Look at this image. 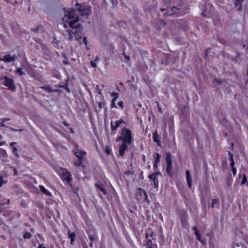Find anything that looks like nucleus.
Returning a JSON list of instances; mask_svg holds the SVG:
<instances>
[{
	"label": "nucleus",
	"instance_id": "obj_1",
	"mask_svg": "<svg viewBox=\"0 0 248 248\" xmlns=\"http://www.w3.org/2000/svg\"><path fill=\"white\" fill-rule=\"evenodd\" d=\"M91 12V7L85 5H80L78 10L70 9L64 12V16L62 18L64 28L70 27L72 29L77 30L75 32L67 30L70 40H78L81 39V36L78 33L81 30V25L78 23L80 19L79 14L81 16H87L90 14Z\"/></svg>",
	"mask_w": 248,
	"mask_h": 248
},
{
	"label": "nucleus",
	"instance_id": "obj_2",
	"mask_svg": "<svg viewBox=\"0 0 248 248\" xmlns=\"http://www.w3.org/2000/svg\"><path fill=\"white\" fill-rule=\"evenodd\" d=\"M132 134L130 130L124 127L121 133V136L117 139V140L119 141L122 140L123 141L127 142L128 144H130L132 141Z\"/></svg>",
	"mask_w": 248,
	"mask_h": 248
},
{
	"label": "nucleus",
	"instance_id": "obj_3",
	"mask_svg": "<svg viewBox=\"0 0 248 248\" xmlns=\"http://www.w3.org/2000/svg\"><path fill=\"white\" fill-rule=\"evenodd\" d=\"M58 173L62 180H65L68 182L71 181L72 178L71 173L66 169L61 168L58 171Z\"/></svg>",
	"mask_w": 248,
	"mask_h": 248
},
{
	"label": "nucleus",
	"instance_id": "obj_4",
	"mask_svg": "<svg viewBox=\"0 0 248 248\" xmlns=\"http://www.w3.org/2000/svg\"><path fill=\"white\" fill-rule=\"evenodd\" d=\"M136 198L140 202H143L147 200L148 196L145 190L142 188H139L136 192Z\"/></svg>",
	"mask_w": 248,
	"mask_h": 248
},
{
	"label": "nucleus",
	"instance_id": "obj_5",
	"mask_svg": "<svg viewBox=\"0 0 248 248\" xmlns=\"http://www.w3.org/2000/svg\"><path fill=\"white\" fill-rule=\"evenodd\" d=\"M78 146H77L78 147ZM74 153L76 157L79 159L84 160L86 158V153L78 148H76L74 150Z\"/></svg>",
	"mask_w": 248,
	"mask_h": 248
},
{
	"label": "nucleus",
	"instance_id": "obj_6",
	"mask_svg": "<svg viewBox=\"0 0 248 248\" xmlns=\"http://www.w3.org/2000/svg\"><path fill=\"white\" fill-rule=\"evenodd\" d=\"M3 79V83L5 86L8 87L11 90L15 89V88L13 79L8 78L6 77H5Z\"/></svg>",
	"mask_w": 248,
	"mask_h": 248
},
{
	"label": "nucleus",
	"instance_id": "obj_7",
	"mask_svg": "<svg viewBox=\"0 0 248 248\" xmlns=\"http://www.w3.org/2000/svg\"><path fill=\"white\" fill-rule=\"evenodd\" d=\"M16 59L17 56L16 55L7 54L4 56L2 58H0V60L5 62H14Z\"/></svg>",
	"mask_w": 248,
	"mask_h": 248
},
{
	"label": "nucleus",
	"instance_id": "obj_8",
	"mask_svg": "<svg viewBox=\"0 0 248 248\" xmlns=\"http://www.w3.org/2000/svg\"><path fill=\"white\" fill-rule=\"evenodd\" d=\"M125 123V122L123 120V119H120L119 120L116 121L115 122H111V128L112 131H115L117 129L118 127H119L122 124Z\"/></svg>",
	"mask_w": 248,
	"mask_h": 248
},
{
	"label": "nucleus",
	"instance_id": "obj_9",
	"mask_svg": "<svg viewBox=\"0 0 248 248\" xmlns=\"http://www.w3.org/2000/svg\"><path fill=\"white\" fill-rule=\"evenodd\" d=\"M128 143L126 142L123 141L122 144L119 147V154L121 156H123L124 153L125 151L127 148Z\"/></svg>",
	"mask_w": 248,
	"mask_h": 248
},
{
	"label": "nucleus",
	"instance_id": "obj_10",
	"mask_svg": "<svg viewBox=\"0 0 248 248\" xmlns=\"http://www.w3.org/2000/svg\"><path fill=\"white\" fill-rule=\"evenodd\" d=\"M111 96L112 97L111 107V108H115L116 107L115 101L119 97V93H113L111 94Z\"/></svg>",
	"mask_w": 248,
	"mask_h": 248
},
{
	"label": "nucleus",
	"instance_id": "obj_11",
	"mask_svg": "<svg viewBox=\"0 0 248 248\" xmlns=\"http://www.w3.org/2000/svg\"><path fill=\"white\" fill-rule=\"evenodd\" d=\"M186 180L188 186L189 188L191 187L192 186V179L191 178L190 171L189 170H187L186 172Z\"/></svg>",
	"mask_w": 248,
	"mask_h": 248
},
{
	"label": "nucleus",
	"instance_id": "obj_12",
	"mask_svg": "<svg viewBox=\"0 0 248 248\" xmlns=\"http://www.w3.org/2000/svg\"><path fill=\"white\" fill-rule=\"evenodd\" d=\"M153 139L154 141L157 143L158 146H160L159 137L156 131L153 133Z\"/></svg>",
	"mask_w": 248,
	"mask_h": 248
},
{
	"label": "nucleus",
	"instance_id": "obj_13",
	"mask_svg": "<svg viewBox=\"0 0 248 248\" xmlns=\"http://www.w3.org/2000/svg\"><path fill=\"white\" fill-rule=\"evenodd\" d=\"M68 237L69 238H70V239H71L70 244L71 245H72L73 242L75 240V234L74 232H71L70 231L68 232Z\"/></svg>",
	"mask_w": 248,
	"mask_h": 248
},
{
	"label": "nucleus",
	"instance_id": "obj_14",
	"mask_svg": "<svg viewBox=\"0 0 248 248\" xmlns=\"http://www.w3.org/2000/svg\"><path fill=\"white\" fill-rule=\"evenodd\" d=\"M211 206L212 208H214L216 207H219L218 201L217 199H213L212 201Z\"/></svg>",
	"mask_w": 248,
	"mask_h": 248
},
{
	"label": "nucleus",
	"instance_id": "obj_15",
	"mask_svg": "<svg viewBox=\"0 0 248 248\" xmlns=\"http://www.w3.org/2000/svg\"><path fill=\"white\" fill-rule=\"evenodd\" d=\"M83 161H84V160H83L78 159V160L77 161H75L74 162L73 164L76 166L82 167Z\"/></svg>",
	"mask_w": 248,
	"mask_h": 248
},
{
	"label": "nucleus",
	"instance_id": "obj_16",
	"mask_svg": "<svg viewBox=\"0 0 248 248\" xmlns=\"http://www.w3.org/2000/svg\"><path fill=\"white\" fill-rule=\"evenodd\" d=\"M39 187L43 192L45 193L48 196H50L51 195V193L50 192L48 191L47 189H46L43 186H39Z\"/></svg>",
	"mask_w": 248,
	"mask_h": 248
},
{
	"label": "nucleus",
	"instance_id": "obj_17",
	"mask_svg": "<svg viewBox=\"0 0 248 248\" xmlns=\"http://www.w3.org/2000/svg\"><path fill=\"white\" fill-rule=\"evenodd\" d=\"M166 160L167 164H172L171 155L170 153L167 154Z\"/></svg>",
	"mask_w": 248,
	"mask_h": 248
},
{
	"label": "nucleus",
	"instance_id": "obj_18",
	"mask_svg": "<svg viewBox=\"0 0 248 248\" xmlns=\"http://www.w3.org/2000/svg\"><path fill=\"white\" fill-rule=\"evenodd\" d=\"M171 167L172 164H167L166 171L169 175H170L171 173Z\"/></svg>",
	"mask_w": 248,
	"mask_h": 248
},
{
	"label": "nucleus",
	"instance_id": "obj_19",
	"mask_svg": "<svg viewBox=\"0 0 248 248\" xmlns=\"http://www.w3.org/2000/svg\"><path fill=\"white\" fill-rule=\"evenodd\" d=\"M235 4L236 6H239V7H238V10H241V9H242V0H236V2H235Z\"/></svg>",
	"mask_w": 248,
	"mask_h": 248
},
{
	"label": "nucleus",
	"instance_id": "obj_20",
	"mask_svg": "<svg viewBox=\"0 0 248 248\" xmlns=\"http://www.w3.org/2000/svg\"><path fill=\"white\" fill-rule=\"evenodd\" d=\"M16 73L18 74L19 76H22L25 75L24 72L23 71L22 68H18L16 71Z\"/></svg>",
	"mask_w": 248,
	"mask_h": 248
},
{
	"label": "nucleus",
	"instance_id": "obj_21",
	"mask_svg": "<svg viewBox=\"0 0 248 248\" xmlns=\"http://www.w3.org/2000/svg\"><path fill=\"white\" fill-rule=\"evenodd\" d=\"M41 88H42V89H43L44 90L47 91L48 92H52V90L51 88L49 86H48V85L41 87Z\"/></svg>",
	"mask_w": 248,
	"mask_h": 248
},
{
	"label": "nucleus",
	"instance_id": "obj_22",
	"mask_svg": "<svg viewBox=\"0 0 248 248\" xmlns=\"http://www.w3.org/2000/svg\"><path fill=\"white\" fill-rule=\"evenodd\" d=\"M160 155L158 153L155 154V157L154 160V162L155 163H159L160 161Z\"/></svg>",
	"mask_w": 248,
	"mask_h": 248
},
{
	"label": "nucleus",
	"instance_id": "obj_23",
	"mask_svg": "<svg viewBox=\"0 0 248 248\" xmlns=\"http://www.w3.org/2000/svg\"><path fill=\"white\" fill-rule=\"evenodd\" d=\"M159 172H156L155 174H152L149 176V178L153 181L154 179H156V175L160 174Z\"/></svg>",
	"mask_w": 248,
	"mask_h": 248
},
{
	"label": "nucleus",
	"instance_id": "obj_24",
	"mask_svg": "<svg viewBox=\"0 0 248 248\" xmlns=\"http://www.w3.org/2000/svg\"><path fill=\"white\" fill-rule=\"evenodd\" d=\"M13 152L16 157H18L19 156V155L17 153V149L16 147H13Z\"/></svg>",
	"mask_w": 248,
	"mask_h": 248
},
{
	"label": "nucleus",
	"instance_id": "obj_25",
	"mask_svg": "<svg viewBox=\"0 0 248 248\" xmlns=\"http://www.w3.org/2000/svg\"><path fill=\"white\" fill-rule=\"evenodd\" d=\"M105 152L107 154L110 155L111 153V150L109 147L107 146L105 149Z\"/></svg>",
	"mask_w": 248,
	"mask_h": 248
},
{
	"label": "nucleus",
	"instance_id": "obj_26",
	"mask_svg": "<svg viewBox=\"0 0 248 248\" xmlns=\"http://www.w3.org/2000/svg\"><path fill=\"white\" fill-rule=\"evenodd\" d=\"M247 178L246 175L244 174L243 176L242 181L241 182L242 185H244L247 182Z\"/></svg>",
	"mask_w": 248,
	"mask_h": 248
},
{
	"label": "nucleus",
	"instance_id": "obj_27",
	"mask_svg": "<svg viewBox=\"0 0 248 248\" xmlns=\"http://www.w3.org/2000/svg\"><path fill=\"white\" fill-rule=\"evenodd\" d=\"M31 235L30 232H27L24 233V238H31Z\"/></svg>",
	"mask_w": 248,
	"mask_h": 248
},
{
	"label": "nucleus",
	"instance_id": "obj_28",
	"mask_svg": "<svg viewBox=\"0 0 248 248\" xmlns=\"http://www.w3.org/2000/svg\"><path fill=\"white\" fill-rule=\"evenodd\" d=\"M229 155L231 156V167H234V161L233 159L232 156L231 155V154L229 153Z\"/></svg>",
	"mask_w": 248,
	"mask_h": 248
},
{
	"label": "nucleus",
	"instance_id": "obj_29",
	"mask_svg": "<svg viewBox=\"0 0 248 248\" xmlns=\"http://www.w3.org/2000/svg\"><path fill=\"white\" fill-rule=\"evenodd\" d=\"M0 154L4 156L6 155V152L2 149H0Z\"/></svg>",
	"mask_w": 248,
	"mask_h": 248
},
{
	"label": "nucleus",
	"instance_id": "obj_30",
	"mask_svg": "<svg viewBox=\"0 0 248 248\" xmlns=\"http://www.w3.org/2000/svg\"><path fill=\"white\" fill-rule=\"evenodd\" d=\"M153 181L154 182V186L155 187H157L158 184V182L157 179L156 178V179H154Z\"/></svg>",
	"mask_w": 248,
	"mask_h": 248
},
{
	"label": "nucleus",
	"instance_id": "obj_31",
	"mask_svg": "<svg viewBox=\"0 0 248 248\" xmlns=\"http://www.w3.org/2000/svg\"><path fill=\"white\" fill-rule=\"evenodd\" d=\"M152 241L151 240H149L146 244V247H151Z\"/></svg>",
	"mask_w": 248,
	"mask_h": 248
},
{
	"label": "nucleus",
	"instance_id": "obj_32",
	"mask_svg": "<svg viewBox=\"0 0 248 248\" xmlns=\"http://www.w3.org/2000/svg\"><path fill=\"white\" fill-rule=\"evenodd\" d=\"M232 170L233 175H235L236 173V169L235 168V167H232Z\"/></svg>",
	"mask_w": 248,
	"mask_h": 248
},
{
	"label": "nucleus",
	"instance_id": "obj_33",
	"mask_svg": "<svg viewBox=\"0 0 248 248\" xmlns=\"http://www.w3.org/2000/svg\"><path fill=\"white\" fill-rule=\"evenodd\" d=\"M118 105L121 108H123V102L122 101L119 102Z\"/></svg>",
	"mask_w": 248,
	"mask_h": 248
},
{
	"label": "nucleus",
	"instance_id": "obj_34",
	"mask_svg": "<svg viewBox=\"0 0 248 248\" xmlns=\"http://www.w3.org/2000/svg\"><path fill=\"white\" fill-rule=\"evenodd\" d=\"M91 66L94 68H95L97 66L96 64L94 62H91Z\"/></svg>",
	"mask_w": 248,
	"mask_h": 248
},
{
	"label": "nucleus",
	"instance_id": "obj_35",
	"mask_svg": "<svg viewBox=\"0 0 248 248\" xmlns=\"http://www.w3.org/2000/svg\"><path fill=\"white\" fill-rule=\"evenodd\" d=\"M3 180L2 179V177L0 176V187L1 186L4 184Z\"/></svg>",
	"mask_w": 248,
	"mask_h": 248
},
{
	"label": "nucleus",
	"instance_id": "obj_36",
	"mask_svg": "<svg viewBox=\"0 0 248 248\" xmlns=\"http://www.w3.org/2000/svg\"><path fill=\"white\" fill-rule=\"evenodd\" d=\"M197 239L200 242H202L201 240V234H199L198 235L196 236Z\"/></svg>",
	"mask_w": 248,
	"mask_h": 248
},
{
	"label": "nucleus",
	"instance_id": "obj_37",
	"mask_svg": "<svg viewBox=\"0 0 248 248\" xmlns=\"http://www.w3.org/2000/svg\"><path fill=\"white\" fill-rule=\"evenodd\" d=\"M37 248H46V247L43 244H40Z\"/></svg>",
	"mask_w": 248,
	"mask_h": 248
},
{
	"label": "nucleus",
	"instance_id": "obj_38",
	"mask_svg": "<svg viewBox=\"0 0 248 248\" xmlns=\"http://www.w3.org/2000/svg\"><path fill=\"white\" fill-rule=\"evenodd\" d=\"M5 119H3V120H2V121L1 122V123L0 124V125L1 126H5V125H4V123L5 122Z\"/></svg>",
	"mask_w": 248,
	"mask_h": 248
},
{
	"label": "nucleus",
	"instance_id": "obj_39",
	"mask_svg": "<svg viewBox=\"0 0 248 248\" xmlns=\"http://www.w3.org/2000/svg\"><path fill=\"white\" fill-rule=\"evenodd\" d=\"M16 142H11V143H10V146L13 147H14V146H15V145H16Z\"/></svg>",
	"mask_w": 248,
	"mask_h": 248
},
{
	"label": "nucleus",
	"instance_id": "obj_40",
	"mask_svg": "<svg viewBox=\"0 0 248 248\" xmlns=\"http://www.w3.org/2000/svg\"><path fill=\"white\" fill-rule=\"evenodd\" d=\"M192 229L193 230V231H194V232H198V229H197V227L196 226H194L193 228H192Z\"/></svg>",
	"mask_w": 248,
	"mask_h": 248
},
{
	"label": "nucleus",
	"instance_id": "obj_41",
	"mask_svg": "<svg viewBox=\"0 0 248 248\" xmlns=\"http://www.w3.org/2000/svg\"><path fill=\"white\" fill-rule=\"evenodd\" d=\"M158 163H155V162H154V167L155 168H156L157 166Z\"/></svg>",
	"mask_w": 248,
	"mask_h": 248
},
{
	"label": "nucleus",
	"instance_id": "obj_42",
	"mask_svg": "<svg viewBox=\"0 0 248 248\" xmlns=\"http://www.w3.org/2000/svg\"><path fill=\"white\" fill-rule=\"evenodd\" d=\"M5 141H2L0 142V146L3 145L4 144H5Z\"/></svg>",
	"mask_w": 248,
	"mask_h": 248
},
{
	"label": "nucleus",
	"instance_id": "obj_43",
	"mask_svg": "<svg viewBox=\"0 0 248 248\" xmlns=\"http://www.w3.org/2000/svg\"><path fill=\"white\" fill-rule=\"evenodd\" d=\"M83 42L84 43L87 45V41H86V37H84L83 38Z\"/></svg>",
	"mask_w": 248,
	"mask_h": 248
},
{
	"label": "nucleus",
	"instance_id": "obj_44",
	"mask_svg": "<svg viewBox=\"0 0 248 248\" xmlns=\"http://www.w3.org/2000/svg\"><path fill=\"white\" fill-rule=\"evenodd\" d=\"M124 58L126 60H129V57L127 56H126V55H124Z\"/></svg>",
	"mask_w": 248,
	"mask_h": 248
},
{
	"label": "nucleus",
	"instance_id": "obj_45",
	"mask_svg": "<svg viewBox=\"0 0 248 248\" xmlns=\"http://www.w3.org/2000/svg\"><path fill=\"white\" fill-rule=\"evenodd\" d=\"M195 233V235H196V236H197V235H198L199 234H200V233H199V232H198H198H195V233Z\"/></svg>",
	"mask_w": 248,
	"mask_h": 248
},
{
	"label": "nucleus",
	"instance_id": "obj_46",
	"mask_svg": "<svg viewBox=\"0 0 248 248\" xmlns=\"http://www.w3.org/2000/svg\"><path fill=\"white\" fill-rule=\"evenodd\" d=\"M174 9H176V7H173V8H172V10H173V11H174Z\"/></svg>",
	"mask_w": 248,
	"mask_h": 248
},
{
	"label": "nucleus",
	"instance_id": "obj_47",
	"mask_svg": "<svg viewBox=\"0 0 248 248\" xmlns=\"http://www.w3.org/2000/svg\"><path fill=\"white\" fill-rule=\"evenodd\" d=\"M2 138V136L0 134V140H1Z\"/></svg>",
	"mask_w": 248,
	"mask_h": 248
},
{
	"label": "nucleus",
	"instance_id": "obj_48",
	"mask_svg": "<svg viewBox=\"0 0 248 248\" xmlns=\"http://www.w3.org/2000/svg\"><path fill=\"white\" fill-rule=\"evenodd\" d=\"M5 119V122L6 121H8V120H9V119Z\"/></svg>",
	"mask_w": 248,
	"mask_h": 248
},
{
	"label": "nucleus",
	"instance_id": "obj_49",
	"mask_svg": "<svg viewBox=\"0 0 248 248\" xmlns=\"http://www.w3.org/2000/svg\"><path fill=\"white\" fill-rule=\"evenodd\" d=\"M145 248H152V247H146Z\"/></svg>",
	"mask_w": 248,
	"mask_h": 248
},
{
	"label": "nucleus",
	"instance_id": "obj_50",
	"mask_svg": "<svg viewBox=\"0 0 248 248\" xmlns=\"http://www.w3.org/2000/svg\"><path fill=\"white\" fill-rule=\"evenodd\" d=\"M64 125H66V126H68V124H66V123H64Z\"/></svg>",
	"mask_w": 248,
	"mask_h": 248
},
{
	"label": "nucleus",
	"instance_id": "obj_51",
	"mask_svg": "<svg viewBox=\"0 0 248 248\" xmlns=\"http://www.w3.org/2000/svg\"><path fill=\"white\" fill-rule=\"evenodd\" d=\"M148 237V234H146V237Z\"/></svg>",
	"mask_w": 248,
	"mask_h": 248
}]
</instances>
